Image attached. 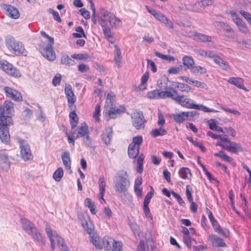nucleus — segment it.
Instances as JSON below:
<instances>
[{
    "instance_id": "79ce46f5",
    "label": "nucleus",
    "mask_w": 251,
    "mask_h": 251,
    "mask_svg": "<svg viewBox=\"0 0 251 251\" xmlns=\"http://www.w3.org/2000/svg\"><path fill=\"white\" fill-rule=\"evenodd\" d=\"M61 63L70 66L75 64V61L70 58L68 55H63L61 59Z\"/></svg>"
},
{
    "instance_id": "69168bd1",
    "label": "nucleus",
    "mask_w": 251,
    "mask_h": 251,
    "mask_svg": "<svg viewBox=\"0 0 251 251\" xmlns=\"http://www.w3.org/2000/svg\"><path fill=\"white\" fill-rule=\"evenodd\" d=\"M171 193L172 195L177 200L178 202L180 204H181V205H183L185 204L184 201L182 199V198L178 194L173 191H171Z\"/></svg>"
},
{
    "instance_id": "f704fd0d",
    "label": "nucleus",
    "mask_w": 251,
    "mask_h": 251,
    "mask_svg": "<svg viewBox=\"0 0 251 251\" xmlns=\"http://www.w3.org/2000/svg\"><path fill=\"white\" fill-rule=\"evenodd\" d=\"M214 62L224 70H227L229 66L226 61H224L219 56H217L214 60Z\"/></svg>"
},
{
    "instance_id": "473e14b6",
    "label": "nucleus",
    "mask_w": 251,
    "mask_h": 251,
    "mask_svg": "<svg viewBox=\"0 0 251 251\" xmlns=\"http://www.w3.org/2000/svg\"><path fill=\"white\" fill-rule=\"evenodd\" d=\"M180 177L183 179H190L192 176L190 170L187 167L181 168L178 172Z\"/></svg>"
},
{
    "instance_id": "9b49d317",
    "label": "nucleus",
    "mask_w": 251,
    "mask_h": 251,
    "mask_svg": "<svg viewBox=\"0 0 251 251\" xmlns=\"http://www.w3.org/2000/svg\"><path fill=\"white\" fill-rule=\"evenodd\" d=\"M13 124H9L5 121H0V139L5 144L9 143L10 140L8 126Z\"/></svg>"
},
{
    "instance_id": "2f4dec72",
    "label": "nucleus",
    "mask_w": 251,
    "mask_h": 251,
    "mask_svg": "<svg viewBox=\"0 0 251 251\" xmlns=\"http://www.w3.org/2000/svg\"><path fill=\"white\" fill-rule=\"evenodd\" d=\"M228 82L240 89L246 90L243 84L244 80L240 77H230L228 79Z\"/></svg>"
},
{
    "instance_id": "09e8293b",
    "label": "nucleus",
    "mask_w": 251,
    "mask_h": 251,
    "mask_svg": "<svg viewBox=\"0 0 251 251\" xmlns=\"http://www.w3.org/2000/svg\"><path fill=\"white\" fill-rule=\"evenodd\" d=\"M131 229L133 232L135 236L139 237L140 235V228L138 226L134 223H132L129 225Z\"/></svg>"
},
{
    "instance_id": "13d9d810",
    "label": "nucleus",
    "mask_w": 251,
    "mask_h": 251,
    "mask_svg": "<svg viewBox=\"0 0 251 251\" xmlns=\"http://www.w3.org/2000/svg\"><path fill=\"white\" fill-rule=\"evenodd\" d=\"M155 56H157L159 58H160L163 60L172 61L174 60V57L173 56H168L167 55H164L160 53L158 51H155L154 53Z\"/></svg>"
},
{
    "instance_id": "f3484780",
    "label": "nucleus",
    "mask_w": 251,
    "mask_h": 251,
    "mask_svg": "<svg viewBox=\"0 0 251 251\" xmlns=\"http://www.w3.org/2000/svg\"><path fill=\"white\" fill-rule=\"evenodd\" d=\"M113 134L112 128L111 126L106 127L101 135V139L103 143L106 145H109L111 143V138Z\"/></svg>"
},
{
    "instance_id": "72a5a7b5",
    "label": "nucleus",
    "mask_w": 251,
    "mask_h": 251,
    "mask_svg": "<svg viewBox=\"0 0 251 251\" xmlns=\"http://www.w3.org/2000/svg\"><path fill=\"white\" fill-rule=\"evenodd\" d=\"M194 39L200 42H210L211 41V37L200 33H197L194 34Z\"/></svg>"
},
{
    "instance_id": "6e6d98bb",
    "label": "nucleus",
    "mask_w": 251,
    "mask_h": 251,
    "mask_svg": "<svg viewBox=\"0 0 251 251\" xmlns=\"http://www.w3.org/2000/svg\"><path fill=\"white\" fill-rule=\"evenodd\" d=\"M48 11L52 14L53 19L55 21L58 23H61V19L59 16V13L57 11H54L53 9L51 8H50Z\"/></svg>"
},
{
    "instance_id": "774afa93",
    "label": "nucleus",
    "mask_w": 251,
    "mask_h": 251,
    "mask_svg": "<svg viewBox=\"0 0 251 251\" xmlns=\"http://www.w3.org/2000/svg\"><path fill=\"white\" fill-rule=\"evenodd\" d=\"M79 12H80V14L86 20L89 19L90 17L89 12L85 8L80 9L79 10Z\"/></svg>"
},
{
    "instance_id": "864d4df0",
    "label": "nucleus",
    "mask_w": 251,
    "mask_h": 251,
    "mask_svg": "<svg viewBox=\"0 0 251 251\" xmlns=\"http://www.w3.org/2000/svg\"><path fill=\"white\" fill-rule=\"evenodd\" d=\"M213 3V0H202L201 2H197L196 5L198 6H201L204 9L205 7L211 5Z\"/></svg>"
},
{
    "instance_id": "c03bdc74",
    "label": "nucleus",
    "mask_w": 251,
    "mask_h": 251,
    "mask_svg": "<svg viewBox=\"0 0 251 251\" xmlns=\"http://www.w3.org/2000/svg\"><path fill=\"white\" fill-rule=\"evenodd\" d=\"M39 50L42 55L47 58V44L46 42H41L39 45Z\"/></svg>"
},
{
    "instance_id": "a878e982",
    "label": "nucleus",
    "mask_w": 251,
    "mask_h": 251,
    "mask_svg": "<svg viewBox=\"0 0 251 251\" xmlns=\"http://www.w3.org/2000/svg\"><path fill=\"white\" fill-rule=\"evenodd\" d=\"M214 230L219 234L222 235L224 237L227 238L229 236V232L228 229L225 228L222 229L219 223L217 220H215L213 223H211Z\"/></svg>"
},
{
    "instance_id": "5fc2aeb1",
    "label": "nucleus",
    "mask_w": 251,
    "mask_h": 251,
    "mask_svg": "<svg viewBox=\"0 0 251 251\" xmlns=\"http://www.w3.org/2000/svg\"><path fill=\"white\" fill-rule=\"evenodd\" d=\"M193 73H200V74H204L206 72V69L201 66H194L192 68L191 71Z\"/></svg>"
},
{
    "instance_id": "ea45409f",
    "label": "nucleus",
    "mask_w": 251,
    "mask_h": 251,
    "mask_svg": "<svg viewBox=\"0 0 251 251\" xmlns=\"http://www.w3.org/2000/svg\"><path fill=\"white\" fill-rule=\"evenodd\" d=\"M100 25L102 27L103 34L106 38H112L113 37L111 34L109 27L104 23L100 22Z\"/></svg>"
},
{
    "instance_id": "4468645a",
    "label": "nucleus",
    "mask_w": 251,
    "mask_h": 251,
    "mask_svg": "<svg viewBox=\"0 0 251 251\" xmlns=\"http://www.w3.org/2000/svg\"><path fill=\"white\" fill-rule=\"evenodd\" d=\"M20 154L22 158L24 161L32 160L33 155L29 146L24 142H20Z\"/></svg>"
},
{
    "instance_id": "4d7b16f0",
    "label": "nucleus",
    "mask_w": 251,
    "mask_h": 251,
    "mask_svg": "<svg viewBox=\"0 0 251 251\" xmlns=\"http://www.w3.org/2000/svg\"><path fill=\"white\" fill-rule=\"evenodd\" d=\"M159 90H153L150 91L147 94V97L149 99H159Z\"/></svg>"
},
{
    "instance_id": "412c9836",
    "label": "nucleus",
    "mask_w": 251,
    "mask_h": 251,
    "mask_svg": "<svg viewBox=\"0 0 251 251\" xmlns=\"http://www.w3.org/2000/svg\"><path fill=\"white\" fill-rule=\"evenodd\" d=\"M48 60L53 61L55 60L56 57L55 52L53 49L54 39L51 36L48 35Z\"/></svg>"
},
{
    "instance_id": "de8ad7c7",
    "label": "nucleus",
    "mask_w": 251,
    "mask_h": 251,
    "mask_svg": "<svg viewBox=\"0 0 251 251\" xmlns=\"http://www.w3.org/2000/svg\"><path fill=\"white\" fill-rule=\"evenodd\" d=\"M83 142L85 144V145L89 148H92L93 146V140L89 136V133L85 136L82 137Z\"/></svg>"
},
{
    "instance_id": "7c9ffc66",
    "label": "nucleus",
    "mask_w": 251,
    "mask_h": 251,
    "mask_svg": "<svg viewBox=\"0 0 251 251\" xmlns=\"http://www.w3.org/2000/svg\"><path fill=\"white\" fill-rule=\"evenodd\" d=\"M61 158L63 163L67 170H69L71 168V160L70 156V153L68 151H64L61 154Z\"/></svg>"
},
{
    "instance_id": "aec40b11",
    "label": "nucleus",
    "mask_w": 251,
    "mask_h": 251,
    "mask_svg": "<svg viewBox=\"0 0 251 251\" xmlns=\"http://www.w3.org/2000/svg\"><path fill=\"white\" fill-rule=\"evenodd\" d=\"M208 239L210 241L212 245L215 247H226V244L223 240L215 235H209Z\"/></svg>"
},
{
    "instance_id": "f257e3e1",
    "label": "nucleus",
    "mask_w": 251,
    "mask_h": 251,
    "mask_svg": "<svg viewBox=\"0 0 251 251\" xmlns=\"http://www.w3.org/2000/svg\"><path fill=\"white\" fill-rule=\"evenodd\" d=\"M90 241L97 249L104 247L106 251H122V243L108 236L104 237L101 241L98 235L92 236Z\"/></svg>"
},
{
    "instance_id": "58836bf2",
    "label": "nucleus",
    "mask_w": 251,
    "mask_h": 251,
    "mask_svg": "<svg viewBox=\"0 0 251 251\" xmlns=\"http://www.w3.org/2000/svg\"><path fill=\"white\" fill-rule=\"evenodd\" d=\"M174 120L177 123H180L185 120H187V118L185 116V112H182L179 114H174L173 115Z\"/></svg>"
},
{
    "instance_id": "c9c22d12",
    "label": "nucleus",
    "mask_w": 251,
    "mask_h": 251,
    "mask_svg": "<svg viewBox=\"0 0 251 251\" xmlns=\"http://www.w3.org/2000/svg\"><path fill=\"white\" fill-rule=\"evenodd\" d=\"M144 159V156L143 154L139 155L136 159V162L137 163V167L136 169V172L138 174H142L143 170V161Z\"/></svg>"
},
{
    "instance_id": "a18cd8bd",
    "label": "nucleus",
    "mask_w": 251,
    "mask_h": 251,
    "mask_svg": "<svg viewBox=\"0 0 251 251\" xmlns=\"http://www.w3.org/2000/svg\"><path fill=\"white\" fill-rule=\"evenodd\" d=\"M114 96L115 95L112 92L109 93L107 94L105 105L106 108L113 105V102Z\"/></svg>"
},
{
    "instance_id": "dca6fc26",
    "label": "nucleus",
    "mask_w": 251,
    "mask_h": 251,
    "mask_svg": "<svg viewBox=\"0 0 251 251\" xmlns=\"http://www.w3.org/2000/svg\"><path fill=\"white\" fill-rule=\"evenodd\" d=\"M2 8L5 14L12 19H17L20 16V13L17 8L12 5L3 4Z\"/></svg>"
},
{
    "instance_id": "3c124183",
    "label": "nucleus",
    "mask_w": 251,
    "mask_h": 251,
    "mask_svg": "<svg viewBox=\"0 0 251 251\" xmlns=\"http://www.w3.org/2000/svg\"><path fill=\"white\" fill-rule=\"evenodd\" d=\"M154 193V189L151 186V191L149 192L145 196L144 203L149 204L151 199L153 196Z\"/></svg>"
},
{
    "instance_id": "a19ab883",
    "label": "nucleus",
    "mask_w": 251,
    "mask_h": 251,
    "mask_svg": "<svg viewBox=\"0 0 251 251\" xmlns=\"http://www.w3.org/2000/svg\"><path fill=\"white\" fill-rule=\"evenodd\" d=\"M167 131L166 129L162 128H155L153 129L151 133V135L153 137H156L158 136L165 135L167 134Z\"/></svg>"
},
{
    "instance_id": "37998d69",
    "label": "nucleus",
    "mask_w": 251,
    "mask_h": 251,
    "mask_svg": "<svg viewBox=\"0 0 251 251\" xmlns=\"http://www.w3.org/2000/svg\"><path fill=\"white\" fill-rule=\"evenodd\" d=\"M63 170L62 168H58L53 173V178L56 181H59L63 176Z\"/></svg>"
},
{
    "instance_id": "20e7f679",
    "label": "nucleus",
    "mask_w": 251,
    "mask_h": 251,
    "mask_svg": "<svg viewBox=\"0 0 251 251\" xmlns=\"http://www.w3.org/2000/svg\"><path fill=\"white\" fill-rule=\"evenodd\" d=\"M21 222L23 229L27 233L30 234L34 240L39 243L45 244V243L43 242L42 235L31 222L27 219L22 218L21 220Z\"/></svg>"
},
{
    "instance_id": "b1692460",
    "label": "nucleus",
    "mask_w": 251,
    "mask_h": 251,
    "mask_svg": "<svg viewBox=\"0 0 251 251\" xmlns=\"http://www.w3.org/2000/svg\"><path fill=\"white\" fill-rule=\"evenodd\" d=\"M225 150L235 154H238L239 151H243L241 146L234 142H231L229 144H227L225 147Z\"/></svg>"
},
{
    "instance_id": "f03ea898",
    "label": "nucleus",
    "mask_w": 251,
    "mask_h": 251,
    "mask_svg": "<svg viewBox=\"0 0 251 251\" xmlns=\"http://www.w3.org/2000/svg\"><path fill=\"white\" fill-rule=\"evenodd\" d=\"M114 188L118 193H125L130 185V181L127 172L124 170L118 172L115 176Z\"/></svg>"
},
{
    "instance_id": "393cba45",
    "label": "nucleus",
    "mask_w": 251,
    "mask_h": 251,
    "mask_svg": "<svg viewBox=\"0 0 251 251\" xmlns=\"http://www.w3.org/2000/svg\"><path fill=\"white\" fill-rule=\"evenodd\" d=\"M143 142V138L141 136H137L132 138V142L129 144L128 150L132 151L133 150H136V149H140V145Z\"/></svg>"
},
{
    "instance_id": "603ef678",
    "label": "nucleus",
    "mask_w": 251,
    "mask_h": 251,
    "mask_svg": "<svg viewBox=\"0 0 251 251\" xmlns=\"http://www.w3.org/2000/svg\"><path fill=\"white\" fill-rule=\"evenodd\" d=\"M177 85L176 86L181 92H188L191 90V88L187 84L183 83H177Z\"/></svg>"
},
{
    "instance_id": "680f3d73",
    "label": "nucleus",
    "mask_w": 251,
    "mask_h": 251,
    "mask_svg": "<svg viewBox=\"0 0 251 251\" xmlns=\"http://www.w3.org/2000/svg\"><path fill=\"white\" fill-rule=\"evenodd\" d=\"M100 105H97L95 107V111L93 113V118L97 121L100 120L99 116L100 115Z\"/></svg>"
},
{
    "instance_id": "6ab92c4d",
    "label": "nucleus",
    "mask_w": 251,
    "mask_h": 251,
    "mask_svg": "<svg viewBox=\"0 0 251 251\" xmlns=\"http://www.w3.org/2000/svg\"><path fill=\"white\" fill-rule=\"evenodd\" d=\"M165 89H168L170 91H165L159 92V99H165L166 98H170L172 100H175V96L177 94V92L176 90L171 87H166Z\"/></svg>"
},
{
    "instance_id": "1a4fd4ad",
    "label": "nucleus",
    "mask_w": 251,
    "mask_h": 251,
    "mask_svg": "<svg viewBox=\"0 0 251 251\" xmlns=\"http://www.w3.org/2000/svg\"><path fill=\"white\" fill-rule=\"evenodd\" d=\"M174 100L178 104L181 106L191 109H200V106L198 104L191 102L192 100L185 98L183 95H178V94L175 96Z\"/></svg>"
},
{
    "instance_id": "4be33fe9",
    "label": "nucleus",
    "mask_w": 251,
    "mask_h": 251,
    "mask_svg": "<svg viewBox=\"0 0 251 251\" xmlns=\"http://www.w3.org/2000/svg\"><path fill=\"white\" fill-rule=\"evenodd\" d=\"M108 110V115L109 117L111 119H114L117 117V115H120L122 113H124L126 110V108L124 106H120L118 108H115L113 106L109 107Z\"/></svg>"
},
{
    "instance_id": "f8f14e48",
    "label": "nucleus",
    "mask_w": 251,
    "mask_h": 251,
    "mask_svg": "<svg viewBox=\"0 0 251 251\" xmlns=\"http://www.w3.org/2000/svg\"><path fill=\"white\" fill-rule=\"evenodd\" d=\"M0 69L4 71L7 74L14 77L20 76L18 70L16 69L11 64L5 60H0Z\"/></svg>"
},
{
    "instance_id": "cd10ccee",
    "label": "nucleus",
    "mask_w": 251,
    "mask_h": 251,
    "mask_svg": "<svg viewBox=\"0 0 251 251\" xmlns=\"http://www.w3.org/2000/svg\"><path fill=\"white\" fill-rule=\"evenodd\" d=\"M114 48L115 49V56H114L115 64V66H116L118 68H120L122 66V59L121 51L117 45H115L114 46Z\"/></svg>"
},
{
    "instance_id": "a211bd4d",
    "label": "nucleus",
    "mask_w": 251,
    "mask_h": 251,
    "mask_svg": "<svg viewBox=\"0 0 251 251\" xmlns=\"http://www.w3.org/2000/svg\"><path fill=\"white\" fill-rule=\"evenodd\" d=\"M81 225L84 230L89 234L90 239L92 236H97V234L94 232V226L90 219L85 220L84 222L81 221Z\"/></svg>"
},
{
    "instance_id": "ddd939ff",
    "label": "nucleus",
    "mask_w": 251,
    "mask_h": 251,
    "mask_svg": "<svg viewBox=\"0 0 251 251\" xmlns=\"http://www.w3.org/2000/svg\"><path fill=\"white\" fill-rule=\"evenodd\" d=\"M65 94L67 99L68 105L71 110H74L76 108L74 104L76 101V97L72 90V87L69 84H66L65 87Z\"/></svg>"
},
{
    "instance_id": "0eeeda50",
    "label": "nucleus",
    "mask_w": 251,
    "mask_h": 251,
    "mask_svg": "<svg viewBox=\"0 0 251 251\" xmlns=\"http://www.w3.org/2000/svg\"><path fill=\"white\" fill-rule=\"evenodd\" d=\"M48 237L50 242L51 250L53 251L55 249L56 244L61 251H69V249L65 244L63 239L50 228H48Z\"/></svg>"
},
{
    "instance_id": "7ed1b4c3",
    "label": "nucleus",
    "mask_w": 251,
    "mask_h": 251,
    "mask_svg": "<svg viewBox=\"0 0 251 251\" xmlns=\"http://www.w3.org/2000/svg\"><path fill=\"white\" fill-rule=\"evenodd\" d=\"M14 103L10 100H5L2 105H0V121H5L13 124L12 116L14 114Z\"/></svg>"
},
{
    "instance_id": "338daca9",
    "label": "nucleus",
    "mask_w": 251,
    "mask_h": 251,
    "mask_svg": "<svg viewBox=\"0 0 251 251\" xmlns=\"http://www.w3.org/2000/svg\"><path fill=\"white\" fill-rule=\"evenodd\" d=\"M139 153V149L133 150L131 151L128 150V154L129 157L134 158L138 156Z\"/></svg>"
},
{
    "instance_id": "e2e57ef3",
    "label": "nucleus",
    "mask_w": 251,
    "mask_h": 251,
    "mask_svg": "<svg viewBox=\"0 0 251 251\" xmlns=\"http://www.w3.org/2000/svg\"><path fill=\"white\" fill-rule=\"evenodd\" d=\"M185 114L187 118V120L191 121L193 117L198 115V112L196 111L185 112Z\"/></svg>"
},
{
    "instance_id": "bf43d9fd",
    "label": "nucleus",
    "mask_w": 251,
    "mask_h": 251,
    "mask_svg": "<svg viewBox=\"0 0 251 251\" xmlns=\"http://www.w3.org/2000/svg\"><path fill=\"white\" fill-rule=\"evenodd\" d=\"M71 57L75 59L78 60H85L88 58L89 56L86 54H73L71 55Z\"/></svg>"
},
{
    "instance_id": "bb28decb",
    "label": "nucleus",
    "mask_w": 251,
    "mask_h": 251,
    "mask_svg": "<svg viewBox=\"0 0 251 251\" xmlns=\"http://www.w3.org/2000/svg\"><path fill=\"white\" fill-rule=\"evenodd\" d=\"M183 64L184 65V70L188 69L192 70V68L194 66L195 62L193 59L189 56H184L182 59Z\"/></svg>"
},
{
    "instance_id": "8fccbe9b",
    "label": "nucleus",
    "mask_w": 251,
    "mask_h": 251,
    "mask_svg": "<svg viewBox=\"0 0 251 251\" xmlns=\"http://www.w3.org/2000/svg\"><path fill=\"white\" fill-rule=\"evenodd\" d=\"M218 26L222 27L226 32H233L232 28L226 23L223 22H218Z\"/></svg>"
},
{
    "instance_id": "c756f323",
    "label": "nucleus",
    "mask_w": 251,
    "mask_h": 251,
    "mask_svg": "<svg viewBox=\"0 0 251 251\" xmlns=\"http://www.w3.org/2000/svg\"><path fill=\"white\" fill-rule=\"evenodd\" d=\"M98 182L100 199H102L104 201H105L103 199V196L105 191V188L106 186V183L104 176L103 175H101L100 176Z\"/></svg>"
},
{
    "instance_id": "6e6552de",
    "label": "nucleus",
    "mask_w": 251,
    "mask_h": 251,
    "mask_svg": "<svg viewBox=\"0 0 251 251\" xmlns=\"http://www.w3.org/2000/svg\"><path fill=\"white\" fill-rule=\"evenodd\" d=\"M3 90L6 98L17 102L23 101L22 95L19 91L8 86H4Z\"/></svg>"
},
{
    "instance_id": "e433bc0d",
    "label": "nucleus",
    "mask_w": 251,
    "mask_h": 251,
    "mask_svg": "<svg viewBox=\"0 0 251 251\" xmlns=\"http://www.w3.org/2000/svg\"><path fill=\"white\" fill-rule=\"evenodd\" d=\"M235 24L238 27L240 31L243 33H247L248 32V27L246 24L243 22L241 19H236Z\"/></svg>"
},
{
    "instance_id": "423d86ee",
    "label": "nucleus",
    "mask_w": 251,
    "mask_h": 251,
    "mask_svg": "<svg viewBox=\"0 0 251 251\" xmlns=\"http://www.w3.org/2000/svg\"><path fill=\"white\" fill-rule=\"evenodd\" d=\"M99 10L100 16L98 22L100 24V22L104 23V22L107 21L109 23L110 25L112 27L122 25L121 20L116 18L113 13L108 11L102 7H100Z\"/></svg>"
},
{
    "instance_id": "39448f33",
    "label": "nucleus",
    "mask_w": 251,
    "mask_h": 251,
    "mask_svg": "<svg viewBox=\"0 0 251 251\" xmlns=\"http://www.w3.org/2000/svg\"><path fill=\"white\" fill-rule=\"evenodd\" d=\"M6 46L9 51L16 55H26V51L23 44L16 41L12 36L8 37L5 40Z\"/></svg>"
},
{
    "instance_id": "5701e85b",
    "label": "nucleus",
    "mask_w": 251,
    "mask_h": 251,
    "mask_svg": "<svg viewBox=\"0 0 251 251\" xmlns=\"http://www.w3.org/2000/svg\"><path fill=\"white\" fill-rule=\"evenodd\" d=\"M10 166L8 155L5 153H0V168L3 171H7Z\"/></svg>"
},
{
    "instance_id": "4c0bfd02",
    "label": "nucleus",
    "mask_w": 251,
    "mask_h": 251,
    "mask_svg": "<svg viewBox=\"0 0 251 251\" xmlns=\"http://www.w3.org/2000/svg\"><path fill=\"white\" fill-rule=\"evenodd\" d=\"M149 75L148 72H146L142 76L141 79V83L139 85V89L141 91L144 90L146 89V83L148 80Z\"/></svg>"
},
{
    "instance_id": "c85d7f7f",
    "label": "nucleus",
    "mask_w": 251,
    "mask_h": 251,
    "mask_svg": "<svg viewBox=\"0 0 251 251\" xmlns=\"http://www.w3.org/2000/svg\"><path fill=\"white\" fill-rule=\"evenodd\" d=\"M72 110V111H71L69 113V116L70 118V123L71 126V129L73 130L77 126V125L78 123V118L77 114L75 111V109Z\"/></svg>"
},
{
    "instance_id": "49530a36",
    "label": "nucleus",
    "mask_w": 251,
    "mask_h": 251,
    "mask_svg": "<svg viewBox=\"0 0 251 251\" xmlns=\"http://www.w3.org/2000/svg\"><path fill=\"white\" fill-rule=\"evenodd\" d=\"M183 241L189 249H190L192 247V242L193 241L195 244H197V242L195 239L192 238L190 235L184 236L183 237Z\"/></svg>"
},
{
    "instance_id": "9d476101",
    "label": "nucleus",
    "mask_w": 251,
    "mask_h": 251,
    "mask_svg": "<svg viewBox=\"0 0 251 251\" xmlns=\"http://www.w3.org/2000/svg\"><path fill=\"white\" fill-rule=\"evenodd\" d=\"M131 118L132 125L137 129L144 128L146 121L142 111H139L132 113Z\"/></svg>"
},
{
    "instance_id": "0e129e2a",
    "label": "nucleus",
    "mask_w": 251,
    "mask_h": 251,
    "mask_svg": "<svg viewBox=\"0 0 251 251\" xmlns=\"http://www.w3.org/2000/svg\"><path fill=\"white\" fill-rule=\"evenodd\" d=\"M158 125L161 126H163L165 123V120L164 118V116L162 112L160 111H159L158 112Z\"/></svg>"
},
{
    "instance_id": "2eb2a0df",
    "label": "nucleus",
    "mask_w": 251,
    "mask_h": 251,
    "mask_svg": "<svg viewBox=\"0 0 251 251\" xmlns=\"http://www.w3.org/2000/svg\"><path fill=\"white\" fill-rule=\"evenodd\" d=\"M72 130V134L75 139L89 134L88 127L85 123L82 124L76 129L75 128Z\"/></svg>"
},
{
    "instance_id": "052dcab7",
    "label": "nucleus",
    "mask_w": 251,
    "mask_h": 251,
    "mask_svg": "<svg viewBox=\"0 0 251 251\" xmlns=\"http://www.w3.org/2000/svg\"><path fill=\"white\" fill-rule=\"evenodd\" d=\"M61 75L59 74H57L53 78L52 80V84L54 86H57L60 83L61 80Z\"/></svg>"
}]
</instances>
